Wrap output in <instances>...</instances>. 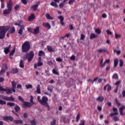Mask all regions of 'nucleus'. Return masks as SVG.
Wrapping results in <instances>:
<instances>
[{"mask_svg": "<svg viewBox=\"0 0 125 125\" xmlns=\"http://www.w3.org/2000/svg\"><path fill=\"white\" fill-rule=\"evenodd\" d=\"M36 91L38 94H41V86L40 85V84H38L37 87L36 89Z\"/></svg>", "mask_w": 125, "mask_h": 125, "instance_id": "cd10ccee", "label": "nucleus"}, {"mask_svg": "<svg viewBox=\"0 0 125 125\" xmlns=\"http://www.w3.org/2000/svg\"><path fill=\"white\" fill-rule=\"evenodd\" d=\"M45 17L46 19L50 20H53V17L50 16V15H49V14H46Z\"/></svg>", "mask_w": 125, "mask_h": 125, "instance_id": "a878e982", "label": "nucleus"}, {"mask_svg": "<svg viewBox=\"0 0 125 125\" xmlns=\"http://www.w3.org/2000/svg\"><path fill=\"white\" fill-rule=\"evenodd\" d=\"M45 55V53L42 50L40 51L39 52V56H44Z\"/></svg>", "mask_w": 125, "mask_h": 125, "instance_id": "72a5a7b5", "label": "nucleus"}, {"mask_svg": "<svg viewBox=\"0 0 125 125\" xmlns=\"http://www.w3.org/2000/svg\"><path fill=\"white\" fill-rule=\"evenodd\" d=\"M12 74H17L18 73V69L17 68H13L11 70Z\"/></svg>", "mask_w": 125, "mask_h": 125, "instance_id": "4be33fe9", "label": "nucleus"}, {"mask_svg": "<svg viewBox=\"0 0 125 125\" xmlns=\"http://www.w3.org/2000/svg\"><path fill=\"white\" fill-rule=\"evenodd\" d=\"M37 99L38 100V102H39L41 105L44 106V107H46L48 111H50V106H49L48 103H47L48 102V98L47 97L43 96L42 99H41V97L38 96Z\"/></svg>", "mask_w": 125, "mask_h": 125, "instance_id": "f03ea898", "label": "nucleus"}, {"mask_svg": "<svg viewBox=\"0 0 125 125\" xmlns=\"http://www.w3.org/2000/svg\"><path fill=\"white\" fill-rule=\"evenodd\" d=\"M19 66L20 68H24V62L23 61V60H21Z\"/></svg>", "mask_w": 125, "mask_h": 125, "instance_id": "c85d7f7f", "label": "nucleus"}, {"mask_svg": "<svg viewBox=\"0 0 125 125\" xmlns=\"http://www.w3.org/2000/svg\"><path fill=\"white\" fill-rule=\"evenodd\" d=\"M20 30H22L23 31V30H25V27L24 26V25H20Z\"/></svg>", "mask_w": 125, "mask_h": 125, "instance_id": "338daca9", "label": "nucleus"}, {"mask_svg": "<svg viewBox=\"0 0 125 125\" xmlns=\"http://www.w3.org/2000/svg\"><path fill=\"white\" fill-rule=\"evenodd\" d=\"M33 100H34V97H33V96H31L30 101L31 104H32V105H33V104H35V103L34 102Z\"/></svg>", "mask_w": 125, "mask_h": 125, "instance_id": "37998d69", "label": "nucleus"}, {"mask_svg": "<svg viewBox=\"0 0 125 125\" xmlns=\"http://www.w3.org/2000/svg\"><path fill=\"white\" fill-rule=\"evenodd\" d=\"M15 105V103H14L8 102L7 103V106H9V107H13Z\"/></svg>", "mask_w": 125, "mask_h": 125, "instance_id": "473e14b6", "label": "nucleus"}, {"mask_svg": "<svg viewBox=\"0 0 125 125\" xmlns=\"http://www.w3.org/2000/svg\"><path fill=\"white\" fill-rule=\"evenodd\" d=\"M98 52H99V53H107V54H109V52H108L107 51L106 49H105V48H100L98 50Z\"/></svg>", "mask_w": 125, "mask_h": 125, "instance_id": "4468645a", "label": "nucleus"}, {"mask_svg": "<svg viewBox=\"0 0 125 125\" xmlns=\"http://www.w3.org/2000/svg\"><path fill=\"white\" fill-rule=\"evenodd\" d=\"M85 38V35L83 34H81L80 40H82L83 41V40H84Z\"/></svg>", "mask_w": 125, "mask_h": 125, "instance_id": "8fccbe9b", "label": "nucleus"}, {"mask_svg": "<svg viewBox=\"0 0 125 125\" xmlns=\"http://www.w3.org/2000/svg\"><path fill=\"white\" fill-rule=\"evenodd\" d=\"M95 32L96 34H98L99 35H100V34H101V30L100 28L95 29Z\"/></svg>", "mask_w": 125, "mask_h": 125, "instance_id": "4c0bfd02", "label": "nucleus"}, {"mask_svg": "<svg viewBox=\"0 0 125 125\" xmlns=\"http://www.w3.org/2000/svg\"><path fill=\"white\" fill-rule=\"evenodd\" d=\"M120 83H121V81L119 80L115 83V85L119 86V85H120Z\"/></svg>", "mask_w": 125, "mask_h": 125, "instance_id": "052dcab7", "label": "nucleus"}, {"mask_svg": "<svg viewBox=\"0 0 125 125\" xmlns=\"http://www.w3.org/2000/svg\"><path fill=\"white\" fill-rule=\"evenodd\" d=\"M58 19L60 20V23L62 26H64V17L62 16H58Z\"/></svg>", "mask_w": 125, "mask_h": 125, "instance_id": "dca6fc26", "label": "nucleus"}, {"mask_svg": "<svg viewBox=\"0 0 125 125\" xmlns=\"http://www.w3.org/2000/svg\"><path fill=\"white\" fill-rule=\"evenodd\" d=\"M47 64L48 65H52V64H53V62H52V61H49L47 62Z\"/></svg>", "mask_w": 125, "mask_h": 125, "instance_id": "680f3d73", "label": "nucleus"}, {"mask_svg": "<svg viewBox=\"0 0 125 125\" xmlns=\"http://www.w3.org/2000/svg\"><path fill=\"white\" fill-rule=\"evenodd\" d=\"M50 4L52 6H54V7H58V4H57L55 2L52 1L50 3Z\"/></svg>", "mask_w": 125, "mask_h": 125, "instance_id": "f704fd0d", "label": "nucleus"}, {"mask_svg": "<svg viewBox=\"0 0 125 125\" xmlns=\"http://www.w3.org/2000/svg\"><path fill=\"white\" fill-rule=\"evenodd\" d=\"M40 33V27L37 26L35 29H34V32L33 34L37 35Z\"/></svg>", "mask_w": 125, "mask_h": 125, "instance_id": "6ab92c4d", "label": "nucleus"}, {"mask_svg": "<svg viewBox=\"0 0 125 125\" xmlns=\"http://www.w3.org/2000/svg\"><path fill=\"white\" fill-rule=\"evenodd\" d=\"M114 113H111L110 114V116L111 117H113V116H114V115H119V112H118V108L116 107H114L112 109Z\"/></svg>", "mask_w": 125, "mask_h": 125, "instance_id": "9b49d317", "label": "nucleus"}, {"mask_svg": "<svg viewBox=\"0 0 125 125\" xmlns=\"http://www.w3.org/2000/svg\"><path fill=\"white\" fill-rule=\"evenodd\" d=\"M43 27H44L45 28H46L48 30H50L51 29V25L49 24V23L48 22H44L42 23Z\"/></svg>", "mask_w": 125, "mask_h": 125, "instance_id": "f8f14e48", "label": "nucleus"}, {"mask_svg": "<svg viewBox=\"0 0 125 125\" xmlns=\"http://www.w3.org/2000/svg\"><path fill=\"white\" fill-rule=\"evenodd\" d=\"M39 4H40V1L37 2V4L31 6V8L34 11H37L38 10V7H39Z\"/></svg>", "mask_w": 125, "mask_h": 125, "instance_id": "f3484780", "label": "nucleus"}, {"mask_svg": "<svg viewBox=\"0 0 125 125\" xmlns=\"http://www.w3.org/2000/svg\"><path fill=\"white\" fill-rule=\"evenodd\" d=\"M23 118H24V119H27V118H28V113H27V112L23 113Z\"/></svg>", "mask_w": 125, "mask_h": 125, "instance_id": "5fc2aeb1", "label": "nucleus"}, {"mask_svg": "<svg viewBox=\"0 0 125 125\" xmlns=\"http://www.w3.org/2000/svg\"><path fill=\"white\" fill-rule=\"evenodd\" d=\"M43 65V63L42 62H38L37 63H35L34 66V68L36 69L38 67H41Z\"/></svg>", "mask_w": 125, "mask_h": 125, "instance_id": "2eb2a0df", "label": "nucleus"}, {"mask_svg": "<svg viewBox=\"0 0 125 125\" xmlns=\"http://www.w3.org/2000/svg\"><path fill=\"white\" fill-rule=\"evenodd\" d=\"M18 99L21 102H22V108L24 109H27V108H31L33 106V104H31L30 102L24 101V99L21 96L18 97Z\"/></svg>", "mask_w": 125, "mask_h": 125, "instance_id": "39448f33", "label": "nucleus"}, {"mask_svg": "<svg viewBox=\"0 0 125 125\" xmlns=\"http://www.w3.org/2000/svg\"><path fill=\"white\" fill-rule=\"evenodd\" d=\"M53 88H54V87L52 85H48L47 87V90L48 91H50V93H52V91H53Z\"/></svg>", "mask_w": 125, "mask_h": 125, "instance_id": "412c9836", "label": "nucleus"}, {"mask_svg": "<svg viewBox=\"0 0 125 125\" xmlns=\"http://www.w3.org/2000/svg\"><path fill=\"white\" fill-rule=\"evenodd\" d=\"M6 69H7V65H3L0 71V75L1 76L3 75V74H4V73H5V70H6Z\"/></svg>", "mask_w": 125, "mask_h": 125, "instance_id": "9d476101", "label": "nucleus"}, {"mask_svg": "<svg viewBox=\"0 0 125 125\" xmlns=\"http://www.w3.org/2000/svg\"><path fill=\"white\" fill-rule=\"evenodd\" d=\"M107 35H112V34H113V32L110 31V30L108 29V30H106V31Z\"/></svg>", "mask_w": 125, "mask_h": 125, "instance_id": "603ef678", "label": "nucleus"}, {"mask_svg": "<svg viewBox=\"0 0 125 125\" xmlns=\"http://www.w3.org/2000/svg\"><path fill=\"white\" fill-rule=\"evenodd\" d=\"M52 73L53 74H54L55 75H59V72L58 71H56V69H53L52 70Z\"/></svg>", "mask_w": 125, "mask_h": 125, "instance_id": "c03bdc74", "label": "nucleus"}, {"mask_svg": "<svg viewBox=\"0 0 125 125\" xmlns=\"http://www.w3.org/2000/svg\"><path fill=\"white\" fill-rule=\"evenodd\" d=\"M1 2V8H4V0H0Z\"/></svg>", "mask_w": 125, "mask_h": 125, "instance_id": "58836bf2", "label": "nucleus"}, {"mask_svg": "<svg viewBox=\"0 0 125 125\" xmlns=\"http://www.w3.org/2000/svg\"><path fill=\"white\" fill-rule=\"evenodd\" d=\"M21 1L23 4H27V3H28L27 0H21Z\"/></svg>", "mask_w": 125, "mask_h": 125, "instance_id": "bf43d9fd", "label": "nucleus"}, {"mask_svg": "<svg viewBox=\"0 0 125 125\" xmlns=\"http://www.w3.org/2000/svg\"><path fill=\"white\" fill-rule=\"evenodd\" d=\"M113 120L114 122H119V121H120V118L118 116H115L113 118Z\"/></svg>", "mask_w": 125, "mask_h": 125, "instance_id": "c9c22d12", "label": "nucleus"}, {"mask_svg": "<svg viewBox=\"0 0 125 125\" xmlns=\"http://www.w3.org/2000/svg\"><path fill=\"white\" fill-rule=\"evenodd\" d=\"M27 56L28 62H31L34 58V52L33 51H31L29 53L27 54Z\"/></svg>", "mask_w": 125, "mask_h": 125, "instance_id": "1a4fd4ad", "label": "nucleus"}, {"mask_svg": "<svg viewBox=\"0 0 125 125\" xmlns=\"http://www.w3.org/2000/svg\"><path fill=\"white\" fill-rule=\"evenodd\" d=\"M47 49L49 52H54V50L52 47L50 45L47 46Z\"/></svg>", "mask_w": 125, "mask_h": 125, "instance_id": "393cba45", "label": "nucleus"}, {"mask_svg": "<svg viewBox=\"0 0 125 125\" xmlns=\"http://www.w3.org/2000/svg\"><path fill=\"white\" fill-rule=\"evenodd\" d=\"M15 53V48H14L11 51V53H10V56H13Z\"/></svg>", "mask_w": 125, "mask_h": 125, "instance_id": "a18cd8bd", "label": "nucleus"}, {"mask_svg": "<svg viewBox=\"0 0 125 125\" xmlns=\"http://www.w3.org/2000/svg\"><path fill=\"white\" fill-rule=\"evenodd\" d=\"M112 87L111 86H110L109 84H107V91H110L111 90Z\"/></svg>", "mask_w": 125, "mask_h": 125, "instance_id": "13d9d810", "label": "nucleus"}, {"mask_svg": "<svg viewBox=\"0 0 125 125\" xmlns=\"http://www.w3.org/2000/svg\"><path fill=\"white\" fill-rule=\"evenodd\" d=\"M45 74H46L48 77H49L50 76V73L49 72V70H45Z\"/></svg>", "mask_w": 125, "mask_h": 125, "instance_id": "3c124183", "label": "nucleus"}, {"mask_svg": "<svg viewBox=\"0 0 125 125\" xmlns=\"http://www.w3.org/2000/svg\"><path fill=\"white\" fill-rule=\"evenodd\" d=\"M0 98L1 99H2V100H5V101H12L13 102L15 101V99L14 98L13 96H11L10 97H8L6 96L1 95Z\"/></svg>", "mask_w": 125, "mask_h": 125, "instance_id": "6e6552de", "label": "nucleus"}, {"mask_svg": "<svg viewBox=\"0 0 125 125\" xmlns=\"http://www.w3.org/2000/svg\"><path fill=\"white\" fill-rule=\"evenodd\" d=\"M30 124L31 125H36L37 124L36 119H33V120L31 121Z\"/></svg>", "mask_w": 125, "mask_h": 125, "instance_id": "ea45409f", "label": "nucleus"}, {"mask_svg": "<svg viewBox=\"0 0 125 125\" xmlns=\"http://www.w3.org/2000/svg\"><path fill=\"white\" fill-rule=\"evenodd\" d=\"M17 88L22 89V85H21V84H18L17 86Z\"/></svg>", "mask_w": 125, "mask_h": 125, "instance_id": "4d7b16f0", "label": "nucleus"}, {"mask_svg": "<svg viewBox=\"0 0 125 125\" xmlns=\"http://www.w3.org/2000/svg\"><path fill=\"white\" fill-rule=\"evenodd\" d=\"M9 34H13L15 33V27L14 26H12L9 30Z\"/></svg>", "mask_w": 125, "mask_h": 125, "instance_id": "5701e85b", "label": "nucleus"}, {"mask_svg": "<svg viewBox=\"0 0 125 125\" xmlns=\"http://www.w3.org/2000/svg\"><path fill=\"white\" fill-rule=\"evenodd\" d=\"M12 87H7L6 88L2 87V86H0V91H5L7 94L8 95L11 94L13 92H15L16 91V83L14 81L11 82Z\"/></svg>", "mask_w": 125, "mask_h": 125, "instance_id": "f257e3e1", "label": "nucleus"}, {"mask_svg": "<svg viewBox=\"0 0 125 125\" xmlns=\"http://www.w3.org/2000/svg\"><path fill=\"white\" fill-rule=\"evenodd\" d=\"M25 87L27 89H29V88H33V85L32 84H29L25 85Z\"/></svg>", "mask_w": 125, "mask_h": 125, "instance_id": "79ce46f5", "label": "nucleus"}, {"mask_svg": "<svg viewBox=\"0 0 125 125\" xmlns=\"http://www.w3.org/2000/svg\"><path fill=\"white\" fill-rule=\"evenodd\" d=\"M124 110H125V106H123L119 109V112L121 116H124V115H125V113L123 112V111H124Z\"/></svg>", "mask_w": 125, "mask_h": 125, "instance_id": "a211bd4d", "label": "nucleus"}, {"mask_svg": "<svg viewBox=\"0 0 125 125\" xmlns=\"http://www.w3.org/2000/svg\"><path fill=\"white\" fill-rule=\"evenodd\" d=\"M10 47H11V44L9 45L7 47L4 48V52L5 54H8V52L10 51Z\"/></svg>", "mask_w": 125, "mask_h": 125, "instance_id": "ddd939ff", "label": "nucleus"}, {"mask_svg": "<svg viewBox=\"0 0 125 125\" xmlns=\"http://www.w3.org/2000/svg\"><path fill=\"white\" fill-rule=\"evenodd\" d=\"M97 36L95 35L94 33H92L90 35V40H92L93 39H95V38H97Z\"/></svg>", "mask_w": 125, "mask_h": 125, "instance_id": "c756f323", "label": "nucleus"}, {"mask_svg": "<svg viewBox=\"0 0 125 125\" xmlns=\"http://www.w3.org/2000/svg\"><path fill=\"white\" fill-rule=\"evenodd\" d=\"M22 33L23 30L22 29H20L18 31V34H19V35H22Z\"/></svg>", "mask_w": 125, "mask_h": 125, "instance_id": "69168bd1", "label": "nucleus"}, {"mask_svg": "<svg viewBox=\"0 0 125 125\" xmlns=\"http://www.w3.org/2000/svg\"><path fill=\"white\" fill-rule=\"evenodd\" d=\"M12 7H13V5L11 3V2L7 3V8L3 11V14L5 16L6 15H8L11 13L12 11Z\"/></svg>", "mask_w": 125, "mask_h": 125, "instance_id": "20e7f679", "label": "nucleus"}, {"mask_svg": "<svg viewBox=\"0 0 125 125\" xmlns=\"http://www.w3.org/2000/svg\"><path fill=\"white\" fill-rule=\"evenodd\" d=\"M70 59H71V60H76V56H75V55H72L70 57Z\"/></svg>", "mask_w": 125, "mask_h": 125, "instance_id": "0e129e2a", "label": "nucleus"}, {"mask_svg": "<svg viewBox=\"0 0 125 125\" xmlns=\"http://www.w3.org/2000/svg\"><path fill=\"white\" fill-rule=\"evenodd\" d=\"M79 125H84V120H81Z\"/></svg>", "mask_w": 125, "mask_h": 125, "instance_id": "e2e57ef3", "label": "nucleus"}, {"mask_svg": "<svg viewBox=\"0 0 125 125\" xmlns=\"http://www.w3.org/2000/svg\"><path fill=\"white\" fill-rule=\"evenodd\" d=\"M124 66V61L123 60H120V67H123Z\"/></svg>", "mask_w": 125, "mask_h": 125, "instance_id": "de8ad7c7", "label": "nucleus"}, {"mask_svg": "<svg viewBox=\"0 0 125 125\" xmlns=\"http://www.w3.org/2000/svg\"><path fill=\"white\" fill-rule=\"evenodd\" d=\"M112 78L113 80H118V79H119V76L117 73H115L113 74Z\"/></svg>", "mask_w": 125, "mask_h": 125, "instance_id": "2f4dec72", "label": "nucleus"}, {"mask_svg": "<svg viewBox=\"0 0 125 125\" xmlns=\"http://www.w3.org/2000/svg\"><path fill=\"white\" fill-rule=\"evenodd\" d=\"M20 7V5L19 4H17L14 7V9L16 11H17V10H18V8H19Z\"/></svg>", "mask_w": 125, "mask_h": 125, "instance_id": "49530a36", "label": "nucleus"}, {"mask_svg": "<svg viewBox=\"0 0 125 125\" xmlns=\"http://www.w3.org/2000/svg\"><path fill=\"white\" fill-rule=\"evenodd\" d=\"M114 52H116V54L118 55V54H121V50H114Z\"/></svg>", "mask_w": 125, "mask_h": 125, "instance_id": "09e8293b", "label": "nucleus"}, {"mask_svg": "<svg viewBox=\"0 0 125 125\" xmlns=\"http://www.w3.org/2000/svg\"><path fill=\"white\" fill-rule=\"evenodd\" d=\"M56 60L57 62H62V61H63V60L60 58H57Z\"/></svg>", "mask_w": 125, "mask_h": 125, "instance_id": "864d4df0", "label": "nucleus"}, {"mask_svg": "<svg viewBox=\"0 0 125 125\" xmlns=\"http://www.w3.org/2000/svg\"><path fill=\"white\" fill-rule=\"evenodd\" d=\"M3 120L5 121V122H8V121H10V122H13L14 124H15V125H18L19 124L20 125H22V124H23V121L22 120H15L13 121V117L11 116L3 117Z\"/></svg>", "mask_w": 125, "mask_h": 125, "instance_id": "7ed1b4c3", "label": "nucleus"}, {"mask_svg": "<svg viewBox=\"0 0 125 125\" xmlns=\"http://www.w3.org/2000/svg\"><path fill=\"white\" fill-rule=\"evenodd\" d=\"M35 18H36L35 14H32L28 17V21H33Z\"/></svg>", "mask_w": 125, "mask_h": 125, "instance_id": "aec40b11", "label": "nucleus"}, {"mask_svg": "<svg viewBox=\"0 0 125 125\" xmlns=\"http://www.w3.org/2000/svg\"><path fill=\"white\" fill-rule=\"evenodd\" d=\"M118 63H119V60H118V59H114V67H117V66H118Z\"/></svg>", "mask_w": 125, "mask_h": 125, "instance_id": "7c9ffc66", "label": "nucleus"}, {"mask_svg": "<svg viewBox=\"0 0 125 125\" xmlns=\"http://www.w3.org/2000/svg\"><path fill=\"white\" fill-rule=\"evenodd\" d=\"M102 17L103 18H106L107 17V15H106V14L104 13L102 15Z\"/></svg>", "mask_w": 125, "mask_h": 125, "instance_id": "774afa93", "label": "nucleus"}, {"mask_svg": "<svg viewBox=\"0 0 125 125\" xmlns=\"http://www.w3.org/2000/svg\"><path fill=\"white\" fill-rule=\"evenodd\" d=\"M97 100H98V101H99V102H103V101H104V97H103V96H99L97 98Z\"/></svg>", "mask_w": 125, "mask_h": 125, "instance_id": "b1692460", "label": "nucleus"}, {"mask_svg": "<svg viewBox=\"0 0 125 125\" xmlns=\"http://www.w3.org/2000/svg\"><path fill=\"white\" fill-rule=\"evenodd\" d=\"M0 105H6V102L0 100Z\"/></svg>", "mask_w": 125, "mask_h": 125, "instance_id": "a19ab883", "label": "nucleus"}, {"mask_svg": "<svg viewBox=\"0 0 125 125\" xmlns=\"http://www.w3.org/2000/svg\"><path fill=\"white\" fill-rule=\"evenodd\" d=\"M14 109L15 110V111L16 112V113L19 112V111H20L21 110V108L20 106H19V105H16L15 107H14Z\"/></svg>", "mask_w": 125, "mask_h": 125, "instance_id": "bb28decb", "label": "nucleus"}, {"mask_svg": "<svg viewBox=\"0 0 125 125\" xmlns=\"http://www.w3.org/2000/svg\"><path fill=\"white\" fill-rule=\"evenodd\" d=\"M5 26H0V40H2L4 39L5 37V34H6V31Z\"/></svg>", "mask_w": 125, "mask_h": 125, "instance_id": "0eeeda50", "label": "nucleus"}, {"mask_svg": "<svg viewBox=\"0 0 125 125\" xmlns=\"http://www.w3.org/2000/svg\"><path fill=\"white\" fill-rule=\"evenodd\" d=\"M121 34L115 33L116 39H119V38H121Z\"/></svg>", "mask_w": 125, "mask_h": 125, "instance_id": "6e6d98bb", "label": "nucleus"}, {"mask_svg": "<svg viewBox=\"0 0 125 125\" xmlns=\"http://www.w3.org/2000/svg\"><path fill=\"white\" fill-rule=\"evenodd\" d=\"M50 124L51 125H56V119H53V121L50 122Z\"/></svg>", "mask_w": 125, "mask_h": 125, "instance_id": "e433bc0d", "label": "nucleus"}, {"mask_svg": "<svg viewBox=\"0 0 125 125\" xmlns=\"http://www.w3.org/2000/svg\"><path fill=\"white\" fill-rule=\"evenodd\" d=\"M22 52H28L31 48L30 42L28 41H25L21 45Z\"/></svg>", "mask_w": 125, "mask_h": 125, "instance_id": "423d86ee", "label": "nucleus"}]
</instances>
